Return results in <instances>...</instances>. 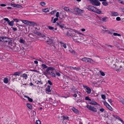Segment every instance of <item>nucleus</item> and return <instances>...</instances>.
<instances>
[{
	"mask_svg": "<svg viewBox=\"0 0 124 124\" xmlns=\"http://www.w3.org/2000/svg\"><path fill=\"white\" fill-rule=\"evenodd\" d=\"M107 19V17L103 18H102L101 20L104 22H106Z\"/></svg>",
	"mask_w": 124,
	"mask_h": 124,
	"instance_id": "obj_39",
	"label": "nucleus"
},
{
	"mask_svg": "<svg viewBox=\"0 0 124 124\" xmlns=\"http://www.w3.org/2000/svg\"><path fill=\"white\" fill-rule=\"evenodd\" d=\"M11 6H12L14 7H16L17 6V5H16V4H11Z\"/></svg>",
	"mask_w": 124,
	"mask_h": 124,
	"instance_id": "obj_50",
	"label": "nucleus"
},
{
	"mask_svg": "<svg viewBox=\"0 0 124 124\" xmlns=\"http://www.w3.org/2000/svg\"><path fill=\"white\" fill-rule=\"evenodd\" d=\"M94 11H95L94 12L96 13L99 14H101V11L100 9L96 8H95Z\"/></svg>",
	"mask_w": 124,
	"mask_h": 124,
	"instance_id": "obj_15",
	"label": "nucleus"
},
{
	"mask_svg": "<svg viewBox=\"0 0 124 124\" xmlns=\"http://www.w3.org/2000/svg\"><path fill=\"white\" fill-rule=\"evenodd\" d=\"M100 73L101 74V75L102 76H104L105 75V74L102 71H100Z\"/></svg>",
	"mask_w": 124,
	"mask_h": 124,
	"instance_id": "obj_52",
	"label": "nucleus"
},
{
	"mask_svg": "<svg viewBox=\"0 0 124 124\" xmlns=\"http://www.w3.org/2000/svg\"><path fill=\"white\" fill-rule=\"evenodd\" d=\"M91 101V102H89V104L94 105H97L98 104L96 102L94 101Z\"/></svg>",
	"mask_w": 124,
	"mask_h": 124,
	"instance_id": "obj_16",
	"label": "nucleus"
},
{
	"mask_svg": "<svg viewBox=\"0 0 124 124\" xmlns=\"http://www.w3.org/2000/svg\"><path fill=\"white\" fill-rule=\"evenodd\" d=\"M86 107L90 110L96 112H97V109L96 108L94 107H92L91 106L87 105Z\"/></svg>",
	"mask_w": 124,
	"mask_h": 124,
	"instance_id": "obj_7",
	"label": "nucleus"
},
{
	"mask_svg": "<svg viewBox=\"0 0 124 124\" xmlns=\"http://www.w3.org/2000/svg\"><path fill=\"white\" fill-rule=\"evenodd\" d=\"M83 87L86 89V92L88 94H90L91 92V89L87 86L83 85Z\"/></svg>",
	"mask_w": 124,
	"mask_h": 124,
	"instance_id": "obj_12",
	"label": "nucleus"
},
{
	"mask_svg": "<svg viewBox=\"0 0 124 124\" xmlns=\"http://www.w3.org/2000/svg\"><path fill=\"white\" fill-rule=\"evenodd\" d=\"M31 71H34V72H38V73L39 72V71H38L37 70H35V69L31 70Z\"/></svg>",
	"mask_w": 124,
	"mask_h": 124,
	"instance_id": "obj_60",
	"label": "nucleus"
},
{
	"mask_svg": "<svg viewBox=\"0 0 124 124\" xmlns=\"http://www.w3.org/2000/svg\"><path fill=\"white\" fill-rule=\"evenodd\" d=\"M112 15L114 16H117L118 15V14L116 12H114L112 13Z\"/></svg>",
	"mask_w": 124,
	"mask_h": 124,
	"instance_id": "obj_36",
	"label": "nucleus"
},
{
	"mask_svg": "<svg viewBox=\"0 0 124 124\" xmlns=\"http://www.w3.org/2000/svg\"><path fill=\"white\" fill-rule=\"evenodd\" d=\"M120 66L119 67H120V68H117V69H116L118 71H120V70H122V69H121V68H122V66L121 65V66Z\"/></svg>",
	"mask_w": 124,
	"mask_h": 124,
	"instance_id": "obj_57",
	"label": "nucleus"
},
{
	"mask_svg": "<svg viewBox=\"0 0 124 124\" xmlns=\"http://www.w3.org/2000/svg\"><path fill=\"white\" fill-rule=\"evenodd\" d=\"M56 26L63 30L65 28V25L62 23L61 21L57 22Z\"/></svg>",
	"mask_w": 124,
	"mask_h": 124,
	"instance_id": "obj_8",
	"label": "nucleus"
},
{
	"mask_svg": "<svg viewBox=\"0 0 124 124\" xmlns=\"http://www.w3.org/2000/svg\"><path fill=\"white\" fill-rule=\"evenodd\" d=\"M116 20L119 21L120 20V17H116Z\"/></svg>",
	"mask_w": 124,
	"mask_h": 124,
	"instance_id": "obj_59",
	"label": "nucleus"
},
{
	"mask_svg": "<svg viewBox=\"0 0 124 124\" xmlns=\"http://www.w3.org/2000/svg\"><path fill=\"white\" fill-rule=\"evenodd\" d=\"M48 29L50 30H53L54 29V27L49 26H47Z\"/></svg>",
	"mask_w": 124,
	"mask_h": 124,
	"instance_id": "obj_27",
	"label": "nucleus"
},
{
	"mask_svg": "<svg viewBox=\"0 0 124 124\" xmlns=\"http://www.w3.org/2000/svg\"><path fill=\"white\" fill-rule=\"evenodd\" d=\"M45 35L42 34V33H40V35H39V36L41 37L42 38H44V37H45Z\"/></svg>",
	"mask_w": 124,
	"mask_h": 124,
	"instance_id": "obj_40",
	"label": "nucleus"
},
{
	"mask_svg": "<svg viewBox=\"0 0 124 124\" xmlns=\"http://www.w3.org/2000/svg\"><path fill=\"white\" fill-rule=\"evenodd\" d=\"M79 8H76L74 9V10L75 11L78 12V10H79Z\"/></svg>",
	"mask_w": 124,
	"mask_h": 124,
	"instance_id": "obj_55",
	"label": "nucleus"
},
{
	"mask_svg": "<svg viewBox=\"0 0 124 124\" xmlns=\"http://www.w3.org/2000/svg\"><path fill=\"white\" fill-rule=\"evenodd\" d=\"M58 20V18L57 17L54 18V20L53 23H55L56 22V21H57Z\"/></svg>",
	"mask_w": 124,
	"mask_h": 124,
	"instance_id": "obj_47",
	"label": "nucleus"
},
{
	"mask_svg": "<svg viewBox=\"0 0 124 124\" xmlns=\"http://www.w3.org/2000/svg\"><path fill=\"white\" fill-rule=\"evenodd\" d=\"M20 77H23L25 79H27L28 78L27 75L25 73L22 74L20 75Z\"/></svg>",
	"mask_w": 124,
	"mask_h": 124,
	"instance_id": "obj_14",
	"label": "nucleus"
},
{
	"mask_svg": "<svg viewBox=\"0 0 124 124\" xmlns=\"http://www.w3.org/2000/svg\"><path fill=\"white\" fill-rule=\"evenodd\" d=\"M95 8L92 6H89L87 8V9L90 11H91L93 12L95 11Z\"/></svg>",
	"mask_w": 124,
	"mask_h": 124,
	"instance_id": "obj_11",
	"label": "nucleus"
},
{
	"mask_svg": "<svg viewBox=\"0 0 124 124\" xmlns=\"http://www.w3.org/2000/svg\"><path fill=\"white\" fill-rule=\"evenodd\" d=\"M102 4L104 6H106L108 5V3L105 1L102 2Z\"/></svg>",
	"mask_w": 124,
	"mask_h": 124,
	"instance_id": "obj_32",
	"label": "nucleus"
},
{
	"mask_svg": "<svg viewBox=\"0 0 124 124\" xmlns=\"http://www.w3.org/2000/svg\"><path fill=\"white\" fill-rule=\"evenodd\" d=\"M25 97L27 98H28V101L30 102H32L33 101V100L31 98L29 97L24 95Z\"/></svg>",
	"mask_w": 124,
	"mask_h": 124,
	"instance_id": "obj_23",
	"label": "nucleus"
},
{
	"mask_svg": "<svg viewBox=\"0 0 124 124\" xmlns=\"http://www.w3.org/2000/svg\"><path fill=\"white\" fill-rule=\"evenodd\" d=\"M56 17L57 18H58L59 16V13L58 12H57L56 13V14L55 15Z\"/></svg>",
	"mask_w": 124,
	"mask_h": 124,
	"instance_id": "obj_51",
	"label": "nucleus"
},
{
	"mask_svg": "<svg viewBox=\"0 0 124 124\" xmlns=\"http://www.w3.org/2000/svg\"><path fill=\"white\" fill-rule=\"evenodd\" d=\"M113 116L114 117H115L116 118L119 119L120 121H123L118 116H116V115H113Z\"/></svg>",
	"mask_w": 124,
	"mask_h": 124,
	"instance_id": "obj_37",
	"label": "nucleus"
},
{
	"mask_svg": "<svg viewBox=\"0 0 124 124\" xmlns=\"http://www.w3.org/2000/svg\"><path fill=\"white\" fill-rule=\"evenodd\" d=\"M108 101L111 104V103L112 102V100L111 99H108Z\"/></svg>",
	"mask_w": 124,
	"mask_h": 124,
	"instance_id": "obj_56",
	"label": "nucleus"
},
{
	"mask_svg": "<svg viewBox=\"0 0 124 124\" xmlns=\"http://www.w3.org/2000/svg\"><path fill=\"white\" fill-rule=\"evenodd\" d=\"M19 41L21 43H24L25 41L22 39H20L19 40Z\"/></svg>",
	"mask_w": 124,
	"mask_h": 124,
	"instance_id": "obj_30",
	"label": "nucleus"
},
{
	"mask_svg": "<svg viewBox=\"0 0 124 124\" xmlns=\"http://www.w3.org/2000/svg\"><path fill=\"white\" fill-rule=\"evenodd\" d=\"M83 11H84L83 10H81V9H80L79 8L78 13H83L82 12Z\"/></svg>",
	"mask_w": 124,
	"mask_h": 124,
	"instance_id": "obj_48",
	"label": "nucleus"
},
{
	"mask_svg": "<svg viewBox=\"0 0 124 124\" xmlns=\"http://www.w3.org/2000/svg\"><path fill=\"white\" fill-rule=\"evenodd\" d=\"M70 36H72V38L75 42H79V41L80 39V37L79 35L78 36H77V35H74L73 34H70Z\"/></svg>",
	"mask_w": 124,
	"mask_h": 124,
	"instance_id": "obj_4",
	"label": "nucleus"
},
{
	"mask_svg": "<svg viewBox=\"0 0 124 124\" xmlns=\"http://www.w3.org/2000/svg\"><path fill=\"white\" fill-rule=\"evenodd\" d=\"M86 63H91L93 62V61L91 59H90L88 58L84 57L82 59H80Z\"/></svg>",
	"mask_w": 124,
	"mask_h": 124,
	"instance_id": "obj_5",
	"label": "nucleus"
},
{
	"mask_svg": "<svg viewBox=\"0 0 124 124\" xmlns=\"http://www.w3.org/2000/svg\"><path fill=\"white\" fill-rule=\"evenodd\" d=\"M8 119H4L3 121V124H8Z\"/></svg>",
	"mask_w": 124,
	"mask_h": 124,
	"instance_id": "obj_18",
	"label": "nucleus"
},
{
	"mask_svg": "<svg viewBox=\"0 0 124 124\" xmlns=\"http://www.w3.org/2000/svg\"><path fill=\"white\" fill-rule=\"evenodd\" d=\"M44 39L46 41L48 44L50 45H53L54 39L51 37L49 38V37H46L45 36Z\"/></svg>",
	"mask_w": 124,
	"mask_h": 124,
	"instance_id": "obj_2",
	"label": "nucleus"
},
{
	"mask_svg": "<svg viewBox=\"0 0 124 124\" xmlns=\"http://www.w3.org/2000/svg\"><path fill=\"white\" fill-rule=\"evenodd\" d=\"M63 9L65 11L67 12H68V11L69 10V8L67 7H64L63 8Z\"/></svg>",
	"mask_w": 124,
	"mask_h": 124,
	"instance_id": "obj_34",
	"label": "nucleus"
},
{
	"mask_svg": "<svg viewBox=\"0 0 124 124\" xmlns=\"http://www.w3.org/2000/svg\"><path fill=\"white\" fill-rule=\"evenodd\" d=\"M12 28L14 31H16L17 30L16 28H14L13 27H12Z\"/></svg>",
	"mask_w": 124,
	"mask_h": 124,
	"instance_id": "obj_58",
	"label": "nucleus"
},
{
	"mask_svg": "<svg viewBox=\"0 0 124 124\" xmlns=\"http://www.w3.org/2000/svg\"><path fill=\"white\" fill-rule=\"evenodd\" d=\"M118 0L120 3L124 4V0Z\"/></svg>",
	"mask_w": 124,
	"mask_h": 124,
	"instance_id": "obj_45",
	"label": "nucleus"
},
{
	"mask_svg": "<svg viewBox=\"0 0 124 124\" xmlns=\"http://www.w3.org/2000/svg\"><path fill=\"white\" fill-rule=\"evenodd\" d=\"M120 9L124 13V8H121Z\"/></svg>",
	"mask_w": 124,
	"mask_h": 124,
	"instance_id": "obj_64",
	"label": "nucleus"
},
{
	"mask_svg": "<svg viewBox=\"0 0 124 124\" xmlns=\"http://www.w3.org/2000/svg\"><path fill=\"white\" fill-rule=\"evenodd\" d=\"M119 100V101H120L121 102L123 101H124V99L121 98H120Z\"/></svg>",
	"mask_w": 124,
	"mask_h": 124,
	"instance_id": "obj_61",
	"label": "nucleus"
},
{
	"mask_svg": "<svg viewBox=\"0 0 124 124\" xmlns=\"http://www.w3.org/2000/svg\"><path fill=\"white\" fill-rule=\"evenodd\" d=\"M13 20L15 21L16 22H18V21L17 19H13Z\"/></svg>",
	"mask_w": 124,
	"mask_h": 124,
	"instance_id": "obj_63",
	"label": "nucleus"
},
{
	"mask_svg": "<svg viewBox=\"0 0 124 124\" xmlns=\"http://www.w3.org/2000/svg\"><path fill=\"white\" fill-rule=\"evenodd\" d=\"M41 66L43 67V69H44L46 68H48V67L46 65V64H42L41 65Z\"/></svg>",
	"mask_w": 124,
	"mask_h": 124,
	"instance_id": "obj_25",
	"label": "nucleus"
},
{
	"mask_svg": "<svg viewBox=\"0 0 124 124\" xmlns=\"http://www.w3.org/2000/svg\"><path fill=\"white\" fill-rule=\"evenodd\" d=\"M70 52L71 53H72V54H75V52L72 49L71 50H70Z\"/></svg>",
	"mask_w": 124,
	"mask_h": 124,
	"instance_id": "obj_42",
	"label": "nucleus"
},
{
	"mask_svg": "<svg viewBox=\"0 0 124 124\" xmlns=\"http://www.w3.org/2000/svg\"><path fill=\"white\" fill-rule=\"evenodd\" d=\"M101 97L102 99L105 100L106 99V96L104 94H102Z\"/></svg>",
	"mask_w": 124,
	"mask_h": 124,
	"instance_id": "obj_43",
	"label": "nucleus"
},
{
	"mask_svg": "<svg viewBox=\"0 0 124 124\" xmlns=\"http://www.w3.org/2000/svg\"><path fill=\"white\" fill-rule=\"evenodd\" d=\"M28 23V25H34L35 24V23L34 22L30 21H29Z\"/></svg>",
	"mask_w": 124,
	"mask_h": 124,
	"instance_id": "obj_26",
	"label": "nucleus"
},
{
	"mask_svg": "<svg viewBox=\"0 0 124 124\" xmlns=\"http://www.w3.org/2000/svg\"><path fill=\"white\" fill-rule=\"evenodd\" d=\"M71 109L73 111V112L77 114L79 113V112L75 108L73 107Z\"/></svg>",
	"mask_w": 124,
	"mask_h": 124,
	"instance_id": "obj_17",
	"label": "nucleus"
},
{
	"mask_svg": "<svg viewBox=\"0 0 124 124\" xmlns=\"http://www.w3.org/2000/svg\"><path fill=\"white\" fill-rule=\"evenodd\" d=\"M59 18L63 20L64 18V17H63V15H62V16H61V15L59 17Z\"/></svg>",
	"mask_w": 124,
	"mask_h": 124,
	"instance_id": "obj_53",
	"label": "nucleus"
},
{
	"mask_svg": "<svg viewBox=\"0 0 124 124\" xmlns=\"http://www.w3.org/2000/svg\"><path fill=\"white\" fill-rule=\"evenodd\" d=\"M90 1L92 4L94 5L98 6L100 5V3L98 0H90Z\"/></svg>",
	"mask_w": 124,
	"mask_h": 124,
	"instance_id": "obj_6",
	"label": "nucleus"
},
{
	"mask_svg": "<svg viewBox=\"0 0 124 124\" xmlns=\"http://www.w3.org/2000/svg\"><path fill=\"white\" fill-rule=\"evenodd\" d=\"M56 11L55 9L54 10V11H52L51 12L50 14H51L52 15H53L54 14L55 12H56Z\"/></svg>",
	"mask_w": 124,
	"mask_h": 124,
	"instance_id": "obj_49",
	"label": "nucleus"
},
{
	"mask_svg": "<svg viewBox=\"0 0 124 124\" xmlns=\"http://www.w3.org/2000/svg\"><path fill=\"white\" fill-rule=\"evenodd\" d=\"M68 12L70 13H73V10L72 9H69V10Z\"/></svg>",
	"mask_w": 124,
	"mask_h": 124,
	"instance_id": "obj_41",
	"label": "nucleus"
},
{
	"mask_svg": "<svg viewBox=\"0 0 124 124\" xmlns=\"http://www.w3.org/2000/svg\"><path fill=\"white\" fill-rule=\"evenodd\" d=\"M43 11L44 12H47L49 11V10L48 8H46L43 9Z\"/></svg>",
	"mask_w": 124,
	"mask_h": 124,
	"instance_id": "obj_28",
	"label": "nucleus"
},
{
	"mask_svg": "<svg viewBox=\"0 0 124 124\" xmlns=\"http://www.w3.org/2000/svg\"><path fill=\"white\" fill-rule=\"evenodd\" d=\"M27 107L30 109H31V105L30 104L27 103Z\"/></svg>",
	"mask_w": 124,
	"mask_h": 124,
	"instance_id": "obj_35",
	"label": "nucleus"
},
{
	"mask_svg": "<svg viewBox=\"0 0 124 124\" xmlns=\"http://www.w3.org/2000/svg\"><path fill=\"white\" fill-rule=\"evenodd\" d=\"M3 19L8 22V24L10 26H12L14 25V21H10L8 19V18H5Z\"/></svg>",
	"mask_w": 124,
	"mask_h": 124,
	"instance_id": "obj_9",
	"label": "nucleus"
},
{
	"mask_svg": "<svg viewBox=\"0 0 124 124\" xmlns=\"http://www.w3.org/2000/svg\"><path fill=\"white\" fill-rule=\"evenodd\" d=\"M40 32H38L37 31H36L34 32V34H35L36 35H37L39 36V35H40Z\"/></svg>",
	"mask_w": 124,
	"mask_h": 124,
	"instance_id": "obj_33",
	"label": "nucleus"
},
{
	"mask_svg": "<svg viewBox=\"0 0 124 124\" xmlns=\"http://www.w3.org/2000/svg\"><path fill=\"white\" fill-rule=\"evenodd\" d=\"M22 21L23 22V23H24L28 25L29 21L27 20H22Z\"/></svg>",
	"mask_w": 124,
	"mask_h": 124,
	"instance_id": "obj_24",
	"label": "nucleus"
},
{
	"mask_svg": "<svg viewBox=\"0 0 124 124\" xmlns=\"http://www.w3.org/2000/svg\"><path fill=\"white\" fill-rule=\"evenodd\" d=\"M40 4L41 5L43 6H44L46 4V3L44 2H41Z\"/></svg>",
	"mask_w": 124,
	"mask_h": 124,
	"instance_id": "obj_31",
	"label": "nucleus"
},
{
	"mask_svg": "<svg viewBox=\"0 0 124 124\" xmlns=\"http://www.w3.org/2000/svg\"><path fill=\"white\" fill-rule=\"evenodd\" d=\"M54 70V68L53 67H49L46 70V71L48 75H50L52 77H55V73H53L52 72H49L50 70L53 71Z\"/></svg>",
	"mask_w": 124,
	"mask_h": 124,
	"instance_id": "obj_1",
	"label": "nucleus"
},
{
	"mask_svg": "<svg viewBox=\"0 0 124 124\" xmlns=\"http://www.w3.org/2000/svg\"><path fill=\"white\" fill-rule=\"evenodd\" d=\"M62 120H65V119H67L69 120V117L67 116H63L62 117Z\"/></svg>",
	"mask_w": 124,
	"mask_h": 124,
	"instance_id": "obj_29",
	"label": "nucleus"
},
{
	"mask_svg": "<svg viewBox=\"0 0 124 124\" xmlns=\"http://www.w3.org/2000/svg\"><path fill=\"white\" fill-rule=\"evenodd\" d=\"M85 100H86L91 101V99H90L88 96H87L85 98Z\"/></svg>",
	"mask_w": 124,
	"mask_h": 124,
	"instance_id": "obj_38",
	"label": "nucleus"
},
{
	"mask_svg": "<svg viewBox=\"0 0 124 124\" xmlns=\"http://www.w3.org/2000/svg\"><path fill=\"white\" fill-rule=\"evenodd\" d=\"M50 86L49 85L48 86L46 89V92H50L51 91V90L50 89Z\"/></svg>",
	"mask_w": 124,
	"mask_h": 124,
	"instance_id": "obj_19",
	"label": "nucleus"
},
{
	"mask_svg": "<svg viewBox=\"0 0 124 124\" xmlns=\"http://www.w3.org/2000/svg\"><path fill=\"white\" fill-rule=\"evenodd\" d=\"M56 74L57 76H58V77H60L61 76L60 74L59 73L57 72L56 73Z\"/></svg>",
	"mask_w": 124,
	"mask_h": 124,
	"instance_id": "obj_54",
	"label": "nucleus"
},
{
	"mask_svg": "<svg viewBox=\"0 0 124 124\" xmlns=\"http://www.w3.org/2000/svg\"><path fill=\"white\" fill-rule=\"evenodd\" d=\"M6 5L4 4H1L0 5V6L2 7H5L6 6Z\"/></svg>",
	"mask_w": 124,
	"mask_h": 124,
	"instance_id": "obj_62",
	"label": "nucleus"
},
{
	"mask_svg": "<svg viewBox=\"0 0 124 124\" xmlns=\"http://www.w3.org/2000/svg\"><path fill=\"white\" fill-rule=\"evenodd\" d=\"M103 103L104 105H105L109 110L111 111L113 110V108L106 101H104Z\"/></svg>",
	"mask_w": 124,
	"mask_h": 124,
	"instance_id": "obj_10",
	"label": "nucleus"
},
{
	"mask_svg": "<svg viewBox=\"0 0 124 124\" xmlns=\"http://www.w3.org/2000/svg\"><path fill=\"white\" fill-rule=\"evenodd\" d=\"M11 39L6 37H0V41L8 42L11 41Z\"/></svg>",
	"mask_w": 124,
	"mask_h": 124,
	"instance_id": "obj_3",
	"label": "nucleus"
},
{
	"mask_svg": "<svg viewBox=\"0 0 124 124\" xmlns=\"http://www.w3.org/2000/svg\"><path fill=\"white\" fill-rule=\"evenodd\" d=\"M47 83H48L50 85H53V84H52V82L50 80H48Z\"/></svg>",
	"mask_w": 124,
	"mask_h": 124,
	"instance_id": "obj_46",
	"label": "nucleus"
},
{
	"mask_svg": "<svg viewBox=\"0 0 124 124\" xmlns=\"http://www.w3.org/2000/svg\"><path fill=\"white\" fill-rule=\"evenodd\" d=\"M36 124H41V121L39 120H37L36 122Z\"/></svg>",
	"mask_w": 124,
	"mask_h": 124,
	"instance_id": "obj_44",
	"label": "nucleus"
},
{
	"mask_svg": "<svg viewBox=\"0 0 124 124\" xmlns=\"http://www.w3.org/2000/svg\"><path fill=\"white\" fill-rule=\"evenodd\" d=\"M105 62H106L108 64H110L111 62L110 59L108 58V59H106L105 61Z\"/></svg>",
	"mask_w": 124,
	"mask_h": 124,
	"instance_id": "obj_21",
	"label": "nucleus"
},
{
	"mask_svg": "<svg viewBox=\"0 0 124 124\" xmlns=\"http://www.w3.org/2000/svg\"><path fill=\"white\" fill-rule=\"evenodd\" d=\"M23 72V71H17L15 72L13 74V75L19 76Z\"/></svg>",
	"mask_w": 124,
	"mask_h": 124,
	"instance_id": "obj_13",
	"label": "nucleus"
},
{
	"mask_svg": "<svg viewBox=\"0 0 124 124\" xmlns=\"http://www.w3.org/2000/svg\"><path fill=\"white\" fill-rule=\"evenodd\" d=\"M60 43L62 46H63L64 48H66V44L62 42H60Z\"/></svg>",
	"mask_w": 124,
	"mask_h": 124,
	"instance_id": "obj_20",
	"label": "nucleus"
},
{
	"mask_svg": "<svg viewBox=\"0 0 124 124\" xmlns=\"http://www.w3.org/2000/svg\"><path fill=\"white\" fill-rule=\"evenodd\" d=\"M8 78L6 77L4 78L3 80V82L7 84L8 83Z\"/></svg>",
	"mask_w": 124,
	"mask_h": 124,
	"instance_id": "obj_22",
	"label": "nucleus"
}]
</instances>
